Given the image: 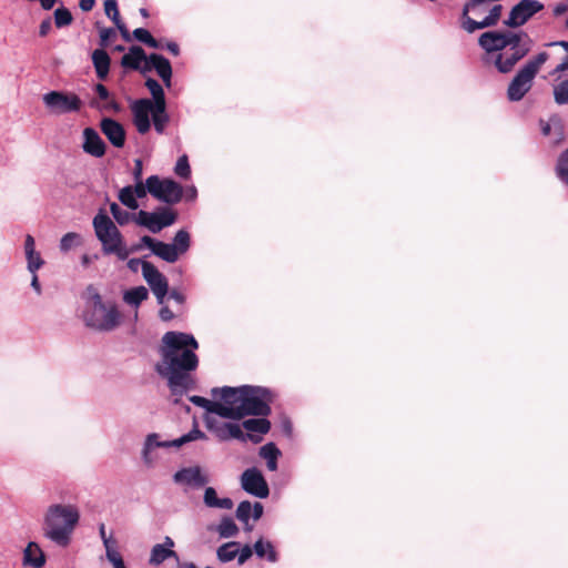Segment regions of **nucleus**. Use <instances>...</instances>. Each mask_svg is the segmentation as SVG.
Here are the masks:
<instances>
[{
	"instance_id": "nucleus-14",
	"label": "nucleus",
	"mask_w": 568,
	"mask_h": 568,
	"mask_svg": "<svg viewBox=\"0 0 568 568\" xmlns=\"http://www.w3.org/2000/svg\"><path fill=\"white\" fill-rule=\"evenodd\" d=\"M542 9L544 4L538 0H521L513 7L504 23L509 28L521 27Z\"/></svg>"
},
{
	"instance_id": "nucleus-48",
	"label": "nucleus",
	"mask_w": 568,
	"mask_h": 568,
	"mask_svg": "<svg viewBox=\"0 0 568 568\" xmlns=\"http://www.w3.org/2000/svg\"><path fill=\"white\" fill-rule=\"evenodd\" d=\"M104 12H105V16L113 21V23L120 22L121 18H120L116 0H105L104 1Z\"/></svg>"
},
{
	"instance_id": "nucleus-34",
	"label": "nucleus",
	"mask_w": 568,
	"mask_h": 568,
	"mask_svg": "<svg viewBox=\"0 0 568 568\" xmlns=\"http://www.w3.org/2000/svg\"><path fill=\"white\" fill-rule=\"evenodd\" d=\"M148 297V290L144 286H136L124 293L123 301L131 306L138 307Z\"/></svg>"
},
{
	"instance_id": "nucleus-58",
	"label": "nucleus",
	"mask_w": 568,
	"mask_h": 568,
	"mask_svg": "<svg viewBox=\"0 0 568 568\" xmlns=\"http://www.w3.org/2000/svg\"><path fill=\"white\" fill-rule=\"evenodd\" d=\"M159 316L162 321H171L174 317L173 312L168 306H162Z\"/></svg>"
},
{
	"instance_id": "nucleus-50",
	"label": "nucleus",
	"mask_w": 568,
	"mask_h": 568,
	"mask_svg": "<svg viewBox=\"0 0 568 568\" xmlns=\"http://www.w3.org/2000/svg\"><path fill=\"white\" fill-rule=\"evenodd\" d=\"M106 559L112 564L113 568H126L119 550L105 554Z\"/></svg>"
},
{
	"instance_id": "nucleus-43",
	"label": "nucleus",
	"mask_w": 568,
	"mask_h": 568,
	"mask_svg": "<svg viewBox=\"0 0 568 568\" xmlns=\"http://www.w3.org/2000/svg\"><path fill=\"white\" fill-rule=\"evenodd\" d=\"M556 173L558 179L568 185V149L559 156Z\"/></svg>"
},
{
	"instance_id": "nucleus-28",
	"label": "nucleus",
	"mask_w": 568,
	"mask_h": 568,
	"mask_svg": "<svg viewBox=\"0 0 568 568\" xmlns=\"http://www.w3.org/2000/svg\"><path fill=\"white\" fill-rule=\"evenodd\" d=\"M251 515L255 520L260 519L263 515L262 504L255 503L252 505L247 500L240 503L236 509V518L240 521L247 524Z\"/></svg>"
},
{
	"instance_id": "nucleus-47",
	"label": "nucleus",
	"mask_w": 568,
	"mask_h": 568,
	"mask_svg": "<svg viewBox=\"0 0 568 568\" xmlns=\"http://www.w3.org/2000/svg\"><path fill=\"white\" fill-rule=\"evenodd\" d=\"M174 172L178 176L189 179L191 175V168L189 164L187 155L183 154L178 159L174 168Z\"/></svg>"
},
{
	"instance_id": "nucleus-64",
	"label": "nucleus",
	"mask_w": 568,
	"mask_h": 568,
	"mask_svg": "<svg viewBox=\"0 0 568 568\" xmlns=\"http://www.w3.org/2000/svg\"><path fill=\"white\" fill-rule=\"evenodd\" d=\"M568 70V54L565 57L561 63H559L555 70L554 73H561Z\"/></svg>"
},
{
	"instance_id": "nucleus-6",
	"label": "nucleus",
	"mask_w": 568,
	"mask_h": 568,
	"mask_svg": "<svg viewBox=\"0 0 568 568\" xmlns=\"http://www.w3.org/2000/svg\"><path fill=\"white\" fill-rule=\"evenodd\" d=\"M206 435L200 430L197 427H194L187 434L173 439V440H162L161 436L158 433L148 434L141 449V459L143 465L151 469L154 468L160 459V456L156 452L158 448H170V447H181L187 443L197 440V439H206Z\"/></svg>"
},
{
	"instance_id": "nucleus-25",
	"label": "nucleus",
	"mask_w": 568,
	"mask_h": 568,
	"mask_svg": "<svg viewBox=\"0 0 568 568\" xmlns=\"http://www.w3.org/2000/svg\"><path fill=\"white\" fill-rule=\"evenodd\" d=\"M45 564V555L36 541H30L23 550V565L41 568Z\"/></svg>"
},
{
	"instance_id": "nucleus-35",
	"label": "nucleus",
	"mask_w": 568,
	"mask_h": 568,
	"mask_svg": "<svg viewBox=\"0 0 568 568\" xmlns=\"http://www.w3.org/2000/svg\"><path fill=\"white\" fill-rule=\"evenodd\" d=\"M145 87L148 88V90L150 91L151 95L153 97V101L152 102L155 105H159V110L161 111L163 105L166 104L165 103V95H164L163 88L161 87V84L155 79H152V78H149L145 81Z\"/></svg>"
},
{
	"instance_id": "nucleus-40",
	"label": "nucleus",
	"mask_w": 568,
	"mask_h": 568,
	"mask_svg": "<svg viewBox=\"0 0 568 568\" xmlns=\"http://www.w3.org/2000/svg\"><path fill=\"white\" fill-rule=\"evenodd\" d=\"M110 211H111V214L112 216L114 217V220L120 224V225H125L128 224L130 221H134L135 222V215L136 214H132L123 209H121L116 203H111L110 204Z\"/></svg>"
},
{
	"instance_id": "nucleus-30",
	"label": "nucleus",
	"mask_w": 568,
	"mask_h": 568,
	"mask_svg": "<svg viewBox=\"0 0 568 568\" xmlns=\"http://www.w3.org/2000/svg\"><path fill=\"white\" fill-rule=\"evenodd\" d=\"M203 501L209 508L231 509L233 501L230 498H219L213 487H206L204 490Z\"/></svg>"
},
{
	"instance_id": "nucleus-15",
	"label": "nucleus",
	"mask_w": 568,
	"mask_h": 568,
	"mask_svg": "<svg viewBox=\"0 0 568 568\" xmlns=\"http://www.w3.org/2000/svg\"><path fill=\"white\" fill-rule=\"evenodd\" d=\"M142 276L156 297L158 303L162 305L169 293V283L166 277L152 263L143 264Z\"/></svg>"
},
{
	"instance_id": "nucleus-63",
	"label": "nucleus",
	"mask_w": 568,
	"mask_h": 568,
	"mask_svg": "<svg viewBox=\"0 0 568 568\" xmlns=\"http://www.w3.org/2000/svg\"><path fill=\"white\" fill-rule=\"evenodd\" d=\"M103 109L108 110V111L120 112L121 106L118 102H115L113 100H110V101L108 100L105 102V104L103 105Z\"/></svg>"
},
{
	"instance_id": "nucleus-56",
	"label": "nucleus",
	"mask_w": 568,
	"mask_h": 568,
	"mask_svg": "<svg viewBox=\"0 0 568 568\" xmlns=\"http://www.w3.org/2000/svg\"><path fill=\"white\" fill-rule=\"evenodd\" d=\"M144 263H149L148 261H142V260H139V258H131L129 260L128 262V267L132 271V272H138L139 268H141V272L143 273V264Z\"/></svg>"
},
{
	"instance_id": "nucleus-37",
	"label": "nucleus",
	"mask_w": 568,
	"mask_h": 568,
	"mask_svg": "<svg viewBox=\"0 0 568 568\" xmlns=\"http://www.w3.org/2000/svg\"><path fill=\"white\" fill-rule=\"evenodd\" d=\"M239 554V542L230 541L217 548L216 556L221 562L233 560Z\"/></svg>"
},
{
	"instance_id": "nucleus-33",
	"label": "nucleus",
	"mask_w": 568,
	"mask_h": 568,
	"mask_svg": "<svg viewBox=\"0 0 568 568\" xmlns=\"http://www.w3.org/2000/svg\"><path fill=\"white\" fill-rule=\"evenodd\" d=\"M253 549L258 558H266L270 562L277 561V554L271 541L261 538L254 544Z\"/></svg>"
},
{
	"instance_id": "nucleus-27",
	"label": "nucleus",
	"mask_w": 568,
	"mask_h": 568,
	"mask_svg": "<svg viewBox=\"0 0 568 568\" xmlns=\"http://www.w3.org/2000/svg\"><path fill=\"white\" fill-rule=\"evenodd\" d=\"M174 542L170 537H165L164 544L154 545L151 550L150 564L156 566L175 556V552L172 550Z\"/></svg>"
},
{
	"instance_id": "nucleus-5",
	"label": "nucleus",
	"mask_w": 568,
	"mask_h": 568,
	"mask_svg": "<svg viewBox=\"0 0 568 568\" xmlns=\"http://www.w3.org/2000/svg\"><path fill=\"white\" fill-rule=\"evenodd\" d=\"M92 225L104 254H114L121 261L129 257L131 251L128 248L120 230L103 211H100L93 217Z\"/></svg>"
},
{
	"instance_id": "nucleus-45",
	"label": "nucleus",
	"mask_w": 568,
	"mask_h": 568,
	"mask_svg": "<svg viewBox=\"0 0 568 568\" xmlns=\"http://www.w3.org/2000/svg\"><path fill=\"white\" fill-rule=\"evenodd\" d=\"M554 99L560 105L568 103V79L554 88Z\"/></svg>"
},
{
	"instance_id": "nucleus-53",
	"label": "nucleus",
	"mask_w": 568,
	"mask_h": 568,
	"mask_svg": "<svg viewBox=\"0 0 568 568\" xmlns=\"http://www.w3.org/2000/svg\"><path fill=\"white\" fill-rule=\"evenodd\" d=\"M568 12V0H562L552 6V14L555 17H560Z\"/></svg>"
},
{
	"instance_id": "nucleus-61",
	"label": "nucleus",
	"mask_w": 568,
	"mask_h": 568,
	"mask_svg": "<svg viewBox=\"0 0 568 568\" xmlns=\"http://www.w3.org/2000/svg\"><path fill=\"white\" fill-rule=\"evenodd\" d=\"M51 27H52V24H51L50 19L43 20L39 28L40 36L45 37L50 32Z\"/></svg>"
},
{
	"instance_id": "nucleus-26",
	"label": "nucleus",
	"mask_w": 568,
	"mask_h": 568,
	"mask_svg": "<svg viewBox=\"0 0 568 568\" xmlns=\"http://www.w3.org/2000/svg\"><path fill=\"white\" fill-rule=\"evenodd\" d=\"M214 398V400H210L207 398L194 395L190 397V400L194 405L204 408L207 413L215 414L225 418V400L221 399L220 396Z\"/></svg>"
},
{
	"instance_id": "nucleus-36",
	"label": "nucleus",
	"mask_w": 568,
	"mask_h": 568,
	"mask_svg": "<svg viewBox=\"0 0 568 568\" xmlns=\"http://www.w3.org/2000/svg\"><path fill=\"white\" fill-rule=\"evenodd\" d=\"M171 245L175 248V252L179 254V256L185 254L191 246V237L189 232L185 230L178 231Z\"/></svg>"
},
{
	"instance_id": "nucleus-13",
	"label": "nucleus",
	"mask_w": 568,
	"mask_h": 568,
	"mask_svg": "<svg viewBox=\"0 0 568 568\" xmlns=\"http://www.w3.org/2000/svg\"><path fill=\"white\" fill-rule=\"evenodd\" d=\"M510 53H498L495 60V65L501 73H508L513 70L515 64L521 60L531 49L530 38L524 33L523 39L518 40L516 47H509Z\"/></svg>"
},
{
	"instance_id": "nucleus-2",
	"label": "nucleus",
	"mask_w": 568,
	"mask_h": 568,
	"mask_svg": "<svg viewBox=\"0 0 568 568\" xmlns=\"http://www.w3.org/2000/svg\"><path fill=\"white\" fill-rule=\"evenodd\" d=\"M212 396L225 400V418L240 420L245 416H267L271 413L273 394L268 388L243 385L213 388Z\"/></svg>"
},
{
	"instance_id": "nucleus-21",
	"label": "nucleus",
	"mask_w": 568,
	"mask_h": 568,
	"mask_svg": "<svg viewBox=\"0 0 568 568\" xmlns=\"http://www.w3.org/2000/svg\"><path fill=\"white\" fill-rule=\"evenodd\" d=\"M100 128L113 146L122 148L124 145L125 131L121 123L113 119L104 118L101 120Z\"/></svg>"
},
{
	"instance_id": "nucleus-52",
	"label": "nucleus",
	"mask_w": 568,
	"mask_h": 568,
	"mask_svg": "<svg viewBox=\"0 0 568 568\" xmlns=\"http://www.w3.org/2000/svg\"><path fill=\"white\" fill-rule=\"evenodd\" d=\"M115 36V31L112 28H102L100 30V44L102 47L108 45L109 40Z\"/></svg>"
},
{
	"instance_id": "nucleus-10",
	"label": "nucleus",
	"mask_w": 568,
	"mask_h": 568,
	"mask_svg": "<svg viewBox=\"0 0 568 568\" xmlns=\"http://www.w3.org/2000/svg\"><path fill=\"white\" fill-rule=\"evenodd\" d=\"M149 193L161 202L175 204L182 199L183 187L171 179H160L158 175H151L149 176Z\"/></svg>"
},
{
	"instance_id": "nucleus-19",
	"label": "nucleus",
	"mask_w": 568,
	"mask_h": 568,
	"mask_svg": "<svg viewBox=\"0 0 568 568\" xmlns=\"http://www.w3.org/2000/svg\"><path fill=\"white\" fill-rule=\"evenodd\" d=\"M141 244L150 248L154 255L168 263H175L180 258L171 243L156 241L149 235H144L141 237Z\"/></svg>"
},
{
	"instance_id": "nucleus-4",
	"label": "nucleus",
	"mask_w": 568,
	"mask_h": 568,
	"mask_svg": "<svg viewBox=\"0 0 568 568\" xmlns=\"http://www.w3.org/2000/svg\"><path fill=\"white\" fill-rule=\"evenodd\" d=\"M121 318L122 315L113 302H104L93 287L87 290V303L83 313V321L87 326L100 332H111L120 325Z\"/></svg>"
},
{
	"instance_id": "nucleus-12",
	"label": "nucleus",
	"mask_w": 568,
	"mask_h": 568,
	"mask_svg": "<svg viewBox=\"0 0 568 568\" xmlns=\"http://www.w3.org/2000/svg\"><path fill=\"white\" fill-rule=\"evenodd\" d=\"M523 34L524 32L517 33L513 31H488L479 37L478 42L486 52H498L507 47H516L518 40L523 39Z\"/></svg>"
},
{
	"instance_id": "nucleus-24",
	"label": "nucleus",
	"mask_w": 568,
	"mask_h": 568,
	"mask_svg": "<svg viewBox=\"0 0 568 568\" xmlns=\"http://www.w3.org/2000/svg\"><path fill=\"white\" fill-rule=\"evenodd\" d=\"M148 58L149 57L145 55V52L141 47L133 45L129 49V52L122 57L121 64L124 68L140 70L142 72L143 65L146 64Z\"/></svg>"
},
{
	"instance_id": "nucleus-39",
	"label": "nucleus",
	"mask_w": 568,
	"mask_h": 568,
	"mask_svg": "<svg viewBox=\"0 0 568 568\" xmlns=\"http://www.w3.org/2000/svg\"><path fill=\"white\" fill-rule=\"evenodd\" d=\"M119 201L130 210H136L139 207L138 197L131 191V185L124 186L119 191Z\"/></svg>"
},
{
	"instance_id": "nucleus-3",
	"label": "nucleus",
	"mask_w": 568,
	"mask_h": 568,
	"mask_svg": "<svg viewBox=\"0 0 568 568\" xmlns=\"http://www.w3.org/2000/svg\"><path fill=\"white\" fill-rule=\"evenodd\" d=\"M80 521V509L74 504L54 503L47 507L42 518L43 537L65 548Z\"/></svg>"
},
{
	"instance_id": "nucleus-55",
	"label": "nucleus",
	"mask_w": 568,
	"mask_h": 568,
	"mask_svg": "<svg viewBox=\"0 0 568 568\" xmlns=\"http://www.w3.org/2000/svg\"><path fill=\"white\" fill-rule=\"evenodd\" d=\"M132 174H133L134 181L142 180V174H143V163H142V160H140V159L134 160V169H133Z\"/></svg>"
},
{
	"instance_id": "nucleus-31",
	"label": "nucleus",
	"mask_w": 568,
	"mask_h": 568,
	"mask_svg": "<svg viewBox=\"0 0 568 568\" xmlns=\"http://www.w3.org/2000/svg\"><path fill=\"white\" fill-rule=\"evenodd\" d=\"M271 428V423L265 418H251L246 419L242 424V429H245V434H252L260 436L268 433Z\"/></svg>"
},
{
	"instance_id": "nucleus-32",
	"label": "nucleus",
	"mask_w": 568,
	"mask_h": 568,
	"mask_svg": "<svg viewBox=\"0 0 568 568\" xmlns=\"http://www.w3.org/2000/svg\"><path fill=\"white\" fill-rule=\"evenodd\" d=\"M260 456L266 460L267 469L275 471L277 469V459L281 456V450L274 443H267L260 448Z\"/></svg>"
},
{
	"instance_id": "nucleus-23",
	"label": "nucleus",
	"mask_w": 568,
	"mask_h": 568,
	"mask_svg": "<svg viewBox=\"0 0 568 568\" xmlns=\"http://www.w3.org/2000/svg\"><path fill=\"white\" fill-rule=\"evenodd\" d=\"M24 256L27 261V270L29 273L38 272L43 265L44 260L42 258L39 251L36 248L34 237L30 234L26 235L24 239Z\"/></svg>"
},
{
	"instance_id": "nucleus-62",
	"label": "nucleus",
	"mask_w": 568,
	"mask_h": 568,
	"mask_svg": "<svg viewBox=\"0 0 568 568\" xmlns=\"http://www.w3.org/2000/svg\"><path fill=\"white\" fill-rule=\"evenodd\" d=\"M95 4V0H80L79 7L82 11H91Z\"/></svg>"
},
{
	"instance_id": "nucleus-59",
	"label": "nucleus",
	"mask_w": 568,
	"mask_h": 568,
	"mask_svg": "<svg viewBox=\"0 0 568 568\" xmlns=\"http://www.w3.org/2000/svg\"><path fill=\"white\" fill-rule=\"evenodd\" d=\"M95 92L101 100H103L105 102L109 100V95H110L109 91L103 84H100V83L97 84Z\"/></svg>"
},
{
	"instance_id": "nucleus-29",
	"label": "nucleus",
	"mask_w": 568,
	"mask_h": 568,
	"mask_svg": "<svg viewBox=\"0 0 568 568\" xmlns=\"http://www.w3.org/2000/svg\"><path fill=\"white\" fill-rule=\"evenodd\" d=\"M92 62L97 72V77L100 80H104L108 77L110 70L109 54L102 49H97L92 53Z\"/></svg>"
},
{
	"instance_id": "nucleus-41",
	"label": "nucleus",
	"mask_w": 568,
	"mask_h": 568,
	"mask_svg": "<svg viewBox=\"0 0 568 568\" xmlns=\"http://www.w3.org/2000/svg\"><path fill=\"white\" fill-rule=\"evenodd\" d=\"M82 244V237L79 233L69 232L64 234L60 240V250L62 252H69L71 248Z\"/></svg>"
},
{
	"instance_id": "nucleus-42",
	"label": "nucleus",
	"mask_w": 568,
	"mask_h": 568,
	"mask_svg": "<svg viewBox=\"0 0 568 568\" xmlns=\"http://www.w3.org/2000/svg\"><path fill=\"white\" fill-rule=\"evenodd\" d=\"M166 104L163 105L162 110H159V105H155V110L152 115L154 129L158 133H163L169 122V116L165 112Z\"/></svg>"
},
{
	"instance_id": "nucleus-22",
	"label": "nucleus",
	"mask_w": 568,
	"mask_h": 568,
	"mask_svg": "<svg viewBox=\"0 0 568 568\" xmlns=\"http://www.w3.org/2000/svg\"><path fill=\"white\" fill-rule=\"evenodd\" d=\"M83 151L92 156L101 158L105 153V143L92 128L83 130Z\"/></svg>"
},
{
	"instance_id": "nucleus-11",
	"label": "nucleus",
	"mask_w": 568,
	"mask_h": 568,
	"mask_svg": "<svg viewBox=\"0 0 568 568\" xmlns=\"http://www.w3.org/2000/svg\"><path fill=\"white\" fill-rule=\"evenodd\" d=\"M207 428L214 433V435L222 442L230 439H237L240 442H246L247 439L257 444L262 440L260 436L245 434L242 429V425L236 423L219 422L214 417L207 416L205 418Z\"/></svg>"
},
{
	"instance_id": "nucleus-49",
	"label": "nucleus",
	"mask_w": 568,
	"mask_h": 568,
	"mask_svg": "<svg viewBox=\"0 0 568 568\" xmlns=\"http://www.w3.org/2000/svg\"><path fill=\"white\" fill-rule=\"evenodd\" d=\"M134 182L135 184L131 185V191L138 199L145 197L149 193V178L146 179L145 183H143L142 180Z\"/></svg>"
},
{
	"instance_id": "nucleus-16",
	"label": "nucleus",
	"mask_w": 568,
	"mask_h": 568,
	"mask_svg": "<svg viewBox=\"0 0 568 568\" xmlns=\"http://www.w3.org/2000/svg\"><path fill=\"white\" fill-rule=\"evenodd\" d=\"M133 123L139 133L145 134L151 128L150 116L153 115L155 104L149 99L134 100L130 104Z\"/></svg>"
},
{
	"instance_id": "nucleus-57",
	"label": "nucleus",
	"mask_w": 568,
	"mask_h": 568,
	"mask_svg": "<svg viewBox=\"0 0 568 568\" xmlns=\"http://www.w3.org/2000/svg\"><path fill=\"white\" fill-rule=\"evenodd\" d=\"M114 24L116 26L118 30L120 31L123 40L130 41L131 40L130 32H129L126 26L122 22V20H120V22H115Z\"/></svg>"
},
{
	"instance_id": "nucleus-20",
	"label": "nucleus",
	"mask_w": 568,
	"mask_h": 568,
	"mask_svg": "<svg viewBox=\"0 0 568 568\" xmlns=\"http://www.w3.org/2000/svg\"><path fill=\"white\" fill-rule=\"evenodd\" d=\"M152 69L156 71L165 87L170 88L172 78V67L170 61L161 54L152 53L149 55L146 64L143 65L142 73L150 72Z\"/></svg>"
},
{
	"instance_id": "nucleus-17",
	"label": "nucleus",
	"mask_w": 568,
	"mask_h": 568,
	"mask_svg": "<svg viewBox=\"0 0 568 568\" xmlns=\"http://www.w3.org/2000/svg\"><path fill=\"white\" fill-rule=\"evenodd\" d=\"M173 481L178 485L201 488L210 481L209 474L200 466L184 467L173 475Z\"/></svg>"
},
{
	"instance_id": "nucleus-7",
	"label": "nucleus",
	"mask_w": 568,
	"mask_h": 568,
	"mask_svg": "<svg viewBox=\"0 0 568 568\" xmlns=\"http://www.w3.org/2000/svg\"><path fill=\"white\" fill-rule=\"evenodd\" d=\"M548 58L547 52H540L526 62L508 85L507 98L509 101L517 102L526 95L532 87L535 77Z\"/></svg>"
},
{
	"instance_id": "nucleus-54",
	"label": "nucleus",
	"mask_w": 568,
	"mask_h": 568,
	"mask_svg": "<svg viewBox=\"0 0 568 568\" xmlns=\"http://www.w3.org/2000/svg\"><path fill=\"white\" fill-rule=\"evenodd\" d=\"M102 542H103V546L105 548V554H108L110 551L118 550V541L113 537V532H111L109 535V537L106 539H104Z\"/></svg>"
},
{
	"instance_id": "nucleus-9",
	"label": "nucleus",
	"mask_w": 568,
	"mask_h": 568,
	"mask_svg": "<svg viewBox=\"0 0 568 568\" xmlns=\"http://www.w3.org/2000/svg\"><path fill=\"white\" fill-rule=\"evenodd\" d=\"M42 101L53 114L79 112L83 104L75 93L64 91H50L43 94Z\"/></svg>"
},
{
	"instance_id": "nucleus-1",
	"label": "nucleus",
	"mask_w": 568,
	"mask_h": 568,
	"mask_svg": "<svg viewBox=\"0 0 568 568\" xmlns=\"http://www.w3.org/2000/svg\"><path fill=\"white\" fill-rule=\"evenodd\" d=\"M197 348L199 343L191 334L171 331L163 335L155 371L166 379L173 396L181 397L194 387L192 372L199 365Z\"/></svg>"
},
{
	"instance_id": "nucleus-51",
	"label": "nucleus",
	"mask_w": 568,
	"mask_h": 568,
	"mask_svg": "<svg viewBox=\"0 0 568 568\" xmlns=\"http://www.w3.org/2000/svg\"><path fill=\"white\" fill-rule=\"evenodd\" d=\"M253 550L250 545H245L243 548H239L237 561L243 565L246 560L252 557Z\"/></svg>"
},
{
	"instance_id": "nucleus-38",
	"label": "nucleus",
	"mask_w": 568,
	"mask_h": 568,
	"mask_svg": "<svg viewBox=\"0 0 568 568\" xmlns=\"http://www.w3.org/2000/svg\"><path fill=\"white\" fill-rule=\"evenodd\" d=\"M216 531L222 538H231L236 536V534L239 532V528L232 518L224 517L220 521Z\"/></svg>"
},
{
	"instance_id": "nucleus-60",
	"label": "nucleus",
	"mask_w": 568,
	"mask_h": 568,
	"mask_svg": "<svg viewBox=\"0 0 568 568\" xmlns=\"http://www.w3.org/2000/svg\"><path fill=\"white\" fill-rule=\"evenodd\" d=\"M38 272H34V273H30L31 274V287L34 290V292L37 294H41L42 290H41V285H40V282H39V277H38Z\"/></svg>"
},
{
	"instance_id": "nucleus-8",
	"label": "nucleus",
	"mask_w": 568,
	"mask_h": 568,
	"mask_svg": "<svg viewBox=\"0 0 568 568\" xmlns=\"http://www.w3.org/2000/svg\"><path fill=\"white\" fill-rule=\"evenodd\" d=\"M176 219L178 214L174 210L170 207H159L154 212L140 210L135 215V223L155 234L173 225Z\"/></svg>"
},
{
	"instance_id": "nucleus-18",
	"label": "nucleus",
	"mask_w": 568,
	"mask_h": 568,
	"mask_svg": "<svg viewBox=\"0 0 568 568\" xmlns=\"http://www.w3.org/2000/svg\"><path fill=\"white\" fill-rule=\"evenodd\" d=\"M242 488L258 498H266L270 494L268 485L262 473L256 468H248L241 476Z\"/></svg>"
},
{
	"instance_id": "nucleus-44",
	"label": "nucleus",
	"mask_w": 568,
	"mask_h": 568,
	"mask_svg": "<svg viewBox=\"0 0 568 568\" xmlns=\"http://www.w3.org/2000/svg\"><path fill=\"white\" fill-rule=\"evenodd\" d=\"M133 37L138 41H141L151 48L158 49L160 47L158 40H155L146 29H143V28L135 29L133 31Z\"/></svg>"
},
{
	"instance_id": "nucleus-46",
	"label": "nucleus",
	"mask_w": 568,
	"mask_h": 568,
	"mask_svg": "<svg viewBox=\"0 0 568 568\" xmlns=\"http://www.w3.org/2000/svg\"><path fill=\"white\" fill-rule=\"evenodd\" d=\"M72 22V14L67 8H58L54 11V23L58 28L67 27Z\"/></svg>"
}]
</instances>
